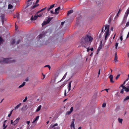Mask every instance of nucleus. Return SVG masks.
Masks as SVG:
<instances>
[{
  "instance_id": "052dcab7",
  "label": "nucleus",
  "mask_w": 129,
  "mask_h": 129,
  "mask_svg": "<svg viewBox=\"0 0 129 129\" xmlns=\"http://www.w3.org/2000/svg\"><path fill=\"white\" fill-rule=\"evenodd\" d=\"M100 70H101V69H99V72H98V75H100Z\"/></svg>"
},
{
  "instance_id": "ddd939ff",
  "label": "nucleus",
  "mask_w": 129,
  "mask_h": 129,
  "mask_svg": "<svg viewBox=\"0 0 129 129\" xmlns=\"http://www.w3.org/2000/svg\"><path fill=\"white\" fill-rule=\"evenodd\" d=\"M44 36V35L43 34H40L39 36H38L39 39H41Z\"/></svg>"
},
{
  "instance_id": "9d476101",
  "label": "nucleus",
  "mask_w": 129,
  "mask_h": 129,
  "mask_svg": "<svg viewBox=\"0 0 129 129\" xmlns=\"http://www.w3.org/2000/svg\"><path fill=\"white\" fill-rule=\"evenodd\" d=\"M55 4H53L50 6V7L47 8V11L48 12L54 6Z\"/></svg>"
},
{
  "instance_id": "f704fd0d",
  "label": "nucleus",
  "mask_w": 129,
  "mask_h": 129,
  "mask_svg": "<svg viewBox=\"0 0 129 129\" xmlns=\"http://www.w3.org/2000/svg\"><path fill=\"white\" fill-rule=\"evenodd\" d=\"M44 67H48L49 68V70H50L51 68L50 66L49 65H47L45 66Z\"/></svg>"
},
{
  "instance_id": "58836bf2",
  "label": "nucleus",
  "mask_w": 129,
  "mask_h": 129,
  "mask_svg": "<svg viewBox=\"0 0 129 129\" xmlns=\"http://www.w3.org/2000/svg\"><path fill=\"white\" fill-rule=\"evenodd\" d=\"M110 79V81L111 83H113L114 82V81L113 80V79Z\"/></svg>"
},
{
  "instance_id": "4d7b16f0",
  "label": "nucleus",
  "mask_w": 129,
  "mask_h": 129,
  "mask_svg": "<svg viewBox=\"0 0 129 129\" xmlns=\"http://www.w3.org/2000/svg\"><path fill=\"white\" fill-rule=\"evenodd\" d=\"M30 123V121H27L26 122V123L28 124V125Z\"/></svg>"
},
{
  "instance_id": "423d86ee",
  "label": "nucleus",
  "mask_w": 129,
  "mask_h": 129,
  "mask_svg": "<svg viewBox=\"0 0 129 129\" xmlns=\"http://www.w3.org/2000/svg\"><path fill=\"white\" fill-rule=\"evenodd\" d=\"M129 14V8L127 10H126L125 15H124V18H126V19L127 17L128 16V14Z\"/></svg>"
},
{
  "instance_id": "2f4dec72",
  "label": "nucleus",
  "mask_w": 129,
  "mask_h": 129,
  "mask_svg": "<svg viewBox=\"0 0 129 129\" xmlns=\"http://www.w3.org/2000/svg\"><path fill=\"white\" fill-rule=\"evenodd\" d=\"M15 42V40L13 39L11 41V43L13 45L14 44Z\"/></svg>"
},
{
  "instance_id": "aec40b11",
  "label": "nucleus",
  "mask_w": 129,
  "mask_h": 129,
  "mask_svg": "<svg viewBox=\"0 0 129 129\" xmlns=\"http://www.w3.org/2000/svg\"><path fill=\"white\" fill-rule=\"evenodd\" d=\"M41 105L39 106L38 108L36 110V112H38L41 109Z\"/></svg>"
},
{
  "instance_id": "774afa93",
  "label": "nucleus",
  "mask_w": 129,
  "mask_h": 129,
  "mask_svg": "<svg viewBox=\"0 0 129 129\" xmlns=\"http://www.w3.org/2000/svg\"><path fill=\"white\" fill-rule=\"evenodd\" d=\"M104 90H106L107 92H108V89H105Z\"/></svg>"
},
{
  "instance_id": "c756f323",
  "label": "nucleus",
  "mask_w": 129,
  "mask_h": 129,
  "mask_svg": "<svg viewBox=\"0 0 129 129\" xmlns=\"http://www.w3.org/2000/svg\"><path fill=\"white\" fill-rule=\"evenodd\" d=\"M7 127V125H6L5 124L3 123V127L4 129H5Z\"/></svg>"
},
{
  "instance_id": "4be33fe9",
  "label": "nucleus",
  "mask_w": 129,
  "mask_h": 129,
  "mask_svg": "<svg viewBox=\"0 0 129 129\" xmlns=\"http://www.w3.org/2000/svg\"><path fill=\"white\" fill-rule=\"evenodd\" d=\"M25 82H24L21 85H20L18 87L19 88H20L24 86L25 84Z\"/></svg>"
},
{
  "instance_id": "7ed1b4c3",
  "label": "nucleus",
  "mask_w": 129,
  "mask_h": 129,
  "mask_svg": "<svg viewBox=\"0 0 129 129\" xmlns=\"http://www.w3.org/2000/svg\"><path fill=\"white\" fill-rule=\"evenodd\" d=\"M11 58H2V59L0 60V62L1 63H11L15 62V60H11Z\"/></svg>"
},
{
  "instance_id": "a878e982",
  "label": "nucleus",
  "mask_w": 129,
  "mask_h": 129,
  "mask_svg": "<svg viewBox=\"0 0 129 129\" xmlns=\"http://www.w3.org/2000/svg\"><path fill=\"white\" fill-rule=\"evenodd\" d=\"M13 7V6L12 5H11V4H9L8 5V9H12Z\"/></svg>"
},
{
  "instance_id": "e433bc0d",
  "label": "nucleus",
  "mask_w": 129,
  "mask_h": 129,
  "mask_svg": "<svg viewBox=\"0 0 129 129\" xmlns=\"http://www.w3.org/2000/svg\"><path fill=\"white\" fill-rule=\"evenodd\" d=\"M16 17L18 19H19V15L18 14H17L16 15V17H14V18Z\"/></svg>"
},
{
  "instance_id": "de8ad7c7",
  "label": "nucleus",
  "mask_w": 129,
  "mask_h": 129,
  "mask_svg": "<svg viewBox=\"0 0 129 129\" xmlns=\"http://www.w3.org/2000/svg\"><path fill=\"white\" fill-rule=\"evenodd\" d=\"M124 89H123V88H122V89L121 91H120V92L121 93H123V91H124Z\"/></svg>"
},
{
  "instance_id": "0e129e2a",
  "label": "nucleus",
  "mask_w": 129,
  "mask_h": 129,
  "mask_svg": "<svg viewBox=\"0 0 129 129\" xmlns=\"http://www.w3.org/2000/svg\"><path fill=\"white\" fill-rule=\"evenodd\" d=\"M66 91L65 90L64 93V95L65 96H66Z\"/></svg>"
},
{
  "instance_id": "bb28decb",
  "label": "nucleus",
  "mask_w": 129,
  "mask_h": 129,
  "mask_svg": "<svg viewBox=\"0 0 129 129\" xmlns=\"http://www.w3.org/2000/svg\"><path fill=\"white\" fill-rule=\"evenodd\" d=\"M129 99V96H127L123 100V101L124 102H125V101Z\"/></svg>"
},
{
  "instance_id": "37998d69",
  "label": "nucleus",
  "mask_w": 129,
  "mask_h": 129,
  "mask_svg": "<svg viewBox=\"0 0 129 129\" xmlns=\"http://www.w3.org/2000/svg\"><path fill=\"white\" fill-rule=\"evenodd\" d=\"M109 78L110 79H113V76L112 75H110L109 76Z\"/></svg>"
},
{
  "instance_id": "412c9836",
  "label": "nucleus",
  "mask_w": 129,
  "mask_h": 129,
  "mask_svg": "<svg viewBox=\"0 0 129 129\" xmlns=\"http://www.w3.org/2000/svg\"><path fill=\"white\" fill-rule=\"evenodd\" d=\"M25 82H24L21 85H20L18 87L19 88H20L24 86L25 84Z\"/></svg>"
},
{
  "instance_id": "a19ab883",
  "label": "nucleus",
  "mask_w": 129,
  "mask_h": 129,
  "mask_svg": "<svg viewBox=\"0 0 129 129\" xmlns=\"http://www.w3.org/2000/svg\"><path fill=\"white\" fill-rule=\"evenodd\" d=\"M73 107H72L71 108V109L70 110V111H70L71 112H72L73 111Z\"/></svg>"
},
{
  "instance_id": "a18cd8bd",
  "label": "nucleus",
  "mask_w": 129,
  "mask_h": 129,
  "mask_svg": "<svg viewBox=\"0 0 129 129\" xmlns=\"http://www.w3.org/2000/svg\"><path fill=\"white\" fill-rule=\"evenodd\" d=\"M58 125V124L57 123H55L54 124V125H53L52 127H55L56 126H57Z\"/></svg>"
},
{
  "instance_id": "09e8293b",
  "label": "nucleus",
  "mask_w": 129,
  "mask_h": 129,
  "mask_svg": "<svg viewBox=\"0 0 129 129\" xmlns=\"http://www.w3.org/2000/svg\"><path fill=\"white\" fill-rule=\"evenodd\" d=\"M71 112L70 111L67 112L66 113V114L67 115H70Z\"/></svg>"
},
{
  "instance_id": "c9c22d12",
  "label": "nucleus",
  "mask_w": 129,
  "mask_h": 129,
  "mask_svg": "<svg viewBox=\"0 0 129 129\" xmlns=\"http://www.w3.org/2000/svg\"><path fill=\"white\" fill-rule=\"evenodd\" d=\"M118 44V43L116 42V43L115 46V48H116V49H117Z\"/></svg>"
},
{
  "instance_id": "49530a36",
  "label": "nucleus",
  "mask_w": 129,
  "mask_h": 129,
  "mask_svg": "<svg viewBox=\"0 0 129 129\" xmlns=\"http://www.w3.org/2000/svg\"><path fill=\"white\" fill-rule=\"evenodd\" d=\"M129 25V21L127 22L125 26L126 27H127Z\"/></svg>"
},
{
  "instance_id": "338daca9",
  "label": "nucleus",
  "mask_w": 129,
  "mask_h": 129,
  "mask_svg": "<svg viewBox=\"0 0 129 129\" xmlns=\"http://www.w3.org/2000/svg\"><path fill=\"white\" fill-rule=\"evenodd\" d=\"M116 34H114V36L113 37V39H114V38H115V36H116Z\"/></svg>"
},
{
  "instance_id": "bf43d9fd",
  "label": "nucleus",
  "mask_w": 129,
  "mask_h": 129,
  "mask_svg": "<svg viewBox=\"0 0 129 129\" xmlns=\"http://www.w3.org/2000/svg\"><path fill=\"white\" fill-rule=\"evenodd\" d=\"M65 21H64V22H61V25H63V24H64V23L65 22Z\"/></svg>"
},
{
  "instance_id": "dca6fc26",
  "label": "nucleus",
  "mask_w": 129,
  "mask_h": 129,
  "mask_svg": "<svg viewBox=\"0 0 129 129\" xmlns=\"http://www.w3.org/2000/svg\"><path fill=\"white\" fill-rule=\"evenodd\" d=\"M1 17L2 19V23H3L4 22V15L3 14H2L1 15Z\"/></svg>"
},
{
  "instance_id": "2eb2a0df",
  "label": "nucleus",
  "mask_w": 129,
  "mask_h": 129,
  "mask_svg": "<svg viewBox=\"0 0 129 129\" xmlns=\"http://www.w3.org/2000/svg\"><path fill=\"white\" fill-rule=\"evenodd\" d=\"M39 116H37L36 118L32 122L33 123H34L35 122V121H37L39 118Z\"/></svg>"
},
{
  "instance_id": "603ef678",
  "label": "nucleus",
  "mask_w": 129,
  "mask_h": 129,
  "mask_svg": "<svg viewBox=\"0 0 129 129\" xmlns=\"http://www.w3.org/2000/svg\"><path fill=\"white\" fill-rule=\"evenodd\" d=\"M50 11L51 14H55V12H54L52 10H51Z\"/></svg>"
},
{
  "instance_id": "680f3d73",
  "label": "nucleus",
  "mask_w": 129,
  "mask_h": 129,
  "mask_svg": "<svg viewBox=\"0 0 129 129\" xmlns=\"http://www.w3.org/2000/svg\"><path fill=\"white\" fill-rule=\"evenodd\" d=\"M104 27H103L102 28V30L101 33H103L104 31Z\"/></svg>"
},
{
  "instance_id": "6ab92c4d",
  "label": "nucleus",
  "mask_w": 129,
  "mask_h": 129,
  "mask_svg": "<svg viewBox=\"0 0 129 129\" xmlns=\"http://www.w3.org/2000/svg\"><path fill=\"white\" fill-rule=\"evenodd\" d=\"M53 17H49L48 18V19L47 20V23H49L51 20L52 19Z\"/></svg>"
},
{
  "instance_id": "393cba45",
  "label": "nucleus",
  "mask_w": 129,
  "mask_h": 129,
  "mask_svg": "<svg viewBox=\"0 0 129 129\" xmlns=\"http://www.w3.org/2000/svg\"><path fill=\"white\" fill-rule=\"evenodd\" d=\"M46 8V7L42 9L41 10L38 11L37 13V14H38L41 11L45 10Z\"/></svg>"
},
{
  "instance_id": "ea45409f",
  "label": "nucleus",
  "mask_w": 129,
  "mask_h": 129,
  "mask_svg": "<svg viewBox=\"0 0 129 129\" xmlns=\"http://www.w3.org/2000/svg\"><path fill=\"white\" fill-rule=\"evenodd\" d=\"M3 41V39L2 38L0 37V44L2 43V42Z\"/></svg>"
},
{
  "instance_id": "13d9d810",
  "label": "nucleus",
  "mask_w": 129,
  "mask_h": 129,
  "mask_svg": "<svg viewBox=\"0 0 129 129\" xmlns=\"http://www.w3.org/2000/svg\"><path fill=\"white\" fill-rule=\"evenodd\" d=\"M120 39L121 40V41H122L123 39H122V36H121L120 37Z\"/></svg>"
},
{
  "instance_id": "39448f33",
  "label": "nucleus",
  "mask_w": 129,
  "mask_h": 129,
  "mask_svg": "<svg viewBox=\"0 0 129 129\" xmlns=\"http://www.w3.org/2000/svg\"><path fill=\"white\" fill-rule=\"evenodd\" d=\"M20 118L18 117L14 121L13 123V125H15L19 122Z\"/></svg>"
},
{
  "instance_id": "c85d7f7f",
  "label": "nucleus",
  "mask_w": 129,
  "mask_h": 129,
  "mask_svg": "<svg viewBox=\"0 0 129 129\" xmlns=\"http://www.w3.org/2000/svg\"><path fill=\"white\" fill-rule=\"evenodd\" d=\"M48 23H47V21H44V22L42 24V26H43V25H46V24H48Z\"/></svg>"
},
{
  "instance_id": "864d4df0",
  "label": "nucleus",
  "mask_w": 129,
  "mask_h": 129,
  "mask_svg": "<svg viewBox=\"0 0 129 129\" xmlns=\"http://www.w3.org/2000/svg\"><path fill=\"white\" fill-rule=\"evenodd\" d=\"M109 47V45H107L105 46V48L106 49H107Z\"/></svg>"
},
{
  "instance_id": "9b49d317",
  "label": "nucleus",
  "mask_w": 129,
  "mask_h": 129,
  "mask_svg": "<svg viewBox=\"0 0 129 129\" xmlns=\"http://www.w3.org/2000/svg\"><path fill=\"white\" fill-rule=\"evenodd\" d=\"M114 61L115 62H117L118 60H117V56L116 53L115 55Z\"/></svg>"
},
{
  "instance_id": "0eeeda50",
  "label": "nucleus",
  "mask_w": 129,
  "mask_h": 129,
  "mask_svg": "<svg viewBox=\"0 0 129 129\" xmlns=\"http://www.w3.org/2000/svg\"><path fill=\"white\" fill-rule=\"evenodd\" d=\"M38 17L37 15L36 14L33 17V16L31 17L30 19L31 20H36L38 18Z\"/></svg>"
},
{
  "instance_id": "f8f14e48",
  "label": "nucleus",
  "mask_w": 129,
  "mask_h": 129,
  "mask_svg": "<svg viewBox=\"0 0 129 129\" xmlns=\"http://www.w3.org/2000/svg\"><path fill=\"white\" fill-rule=\"evenodd\" d=\"M74 119H73V121H72V123L71 124V127H73L74 128H75V126H74Z\"/></svg>"
},
{
  "instance_id": "c03bdc74",
  "label": "nucleus",
  "mask_w": 129,
  "mask_h": 129,
  "mask_svg": "<svg viewBox=\"0 0 129 129\" xmlns=\"http://www.w3.org/2000/svg\"><path fill=\"white\" fill-rule=\"evenodd\" d=\"M120 76V74H119L116 77V78H115V79H116V80H117L118 79V78Z\"/></svg>"
},
{
  "instance_id": "4468645a",
  "label": "nucleus",
  "mask_w": 129,
  "mask_h": 129,
  "mask_svg": "<svg viewBox=\"0 0 129 129\" xmlns=\"http://www.w3.org/2000/svg\"><path fill=\"white\" fill-rule=\"evenodd\" d=\"M73 10H71L68 11L67 13V16H68L70 14L73 13Z\"/></svg>"
},
{
  "instance_id": "7c9ffc66",
  "label": "nucleus",
  "mask_w": 129,
  "mask_h": 129,
  "mask_svg": "<svg viewBox=\"0 0 129 129\" xmlns=\"http://www.w3.org/2000/svg\"><path fill=\"white\" fill-rule=\"evenodd\" d=\"M124 90L126 92H128L129 91V88H126V87H125V88H124Z\"/></svg>"
},
{
  "instance_id": "8fccbe9b",
  "label": "nucleus",
  "mask_w": 129,
  "mask_h": 129,
  "mask_svg": "<svg viewBox=\"0 0 129 129\" xmlns=\"http://www.w3.org/2000/svg\"><path fill=\"white\" fill-rule=\"evenodd\" d=\"M121 86L124 89L125 88V87L123 85V84H122L121 85Z\"/></svg>"
},
{
  "instance_id": "3c124183",
  "label": "nucleus",
  "mask_w": 129,
  "mask_h": 129,
  "mask_svg": "<svg viewBox=\"0 0 129 129\" xmlns=\"http://www.w3.org/2000/svg\"><path fill=\"white\" fill-rule=\"evenodd\" d=\"M14 122H13V120H11V124H12L13 125Z\"/></svg>"
},
{
  "instance_id": "473e14b6",
  "label": "nucleus",
  "mask_w": 129,
  "mask_h": 129,
  "mask_svg": "<svg viewBox=\"0 0 129 129\" xmlns=\"http://www.w3.org/2000/svg\"><path fill=\"white\" fill-rule=\"evenodd\" d=\"M53 129H60V128L59 126H57L56 127H52Z\"/></svg>"
},
{
  "instance_id": "e2e57ef3",
  "label": "nucleus",
  "mask_w": 129,
  "mask_h": 129,
  "mask_svg": "<svg viewBox=\"0 0 129 129\" xmlns=\"http://www.w3.org/2000/svg\"><path fill=\"white\" fill-rule=\"evenodd\" d=\"M39 0H37L36 4H37L39 2Z\"/></svg>"
},
{
  "instance_id": "4c0bfd02",
  "label": "nucleus",
  "mask_w": 129,
  "mask_h": 129,
  "mask_svg": "<svg viewBox=\"0 0 129 129\" xmlns=\"http://www.w3.org/2000/svg\"><path fill=\"white\" fill-rule=\"evenodd\" d=\"M106 106V103H104L102 104V106L103 107H105Z\"/></svg>"
},
{
  "instance_id": "6e6d98bb",
  "label": "nucleus",
  "mask_w": 129,
  "mask_h": 129,
  "mask_svg": "<svg viewBox=\"0 0 129 129\" xmlns=\"http://www.w3.org/2000/svg\"><path fill=\"white\" fill-rule=\"evenodd\" d=\"M90 50V49H89V47H88L87 48V52H88Z\"/></svg>"
},
{
  "instance_id": "f257e3e1",
  "label": "nucleus",
  "mask_w": 129,
  "mask_h": 129,
  "mask_svg": "<svg viewBox=\"0 0 129 129\" xmlns=\"http://www.w3.org/2000/svg\"><path fill=\"white\" fill-rule=\"evenodd\" d=\"M93 39V38L90 36L88 35H87L85 37L82 38L81 40V43L82 44V47L86 48L85 45H88V41L90 43L91 42Z\"/></svg>"
},
{
  "instance_id": "1a4fd4ad",
  "label": "nucleus",
  "mask_w": 129,
  "mask_h": 129,
  "mask_svg": "<svg viewBox=\"0 0 129 129\" xmlns=\"http://www.w3.org/2000/svg\"><path fill=\"white\" fill-rule=\"evenodd\" d=\"M72 82V81H70L69 83L68 86V89L69 91H70L71 90V83Z\"/></svg>"
},
{
  "instance_id": "a211bd4d",
  "label": "nucleus",
  "mask_w": 129,
  "mask_h": 129,
  "mask_svg": "<svg viewBox=\"0 0 129 129\" xmlns=\"http://www.w3.org/2000/svg\"><path fill=\"white\" fill-rule=\"evenodd\" d=\"M67 74V73H66L63 76L62 78V79L59 81V82H60L63 80V79H64L66 78V76Z\"/></svg>"
},
{
  "instance_id": "5fc2aeb1",
  "label": "nucleus",
  "mask_w": 129,
  "mask_h": 129,
  "mask_svg": "<svg viewBox=\"0 0 129 129\" xmlns=\"http://www.w3.org/2000/svg\"><path fill=\"white\" fill-rule=\"evenodd\" d=\"M20 41H21V40H19L18 41H17V42L16 43V44L17 45V44H19L20 42Z\"/></svg>"
},
{
  "instance_id": "20e7f679",
  "label": "nucleus",
  "mask_w": 129,
  "mask_h": 129,
  "mask_svg": "<svg viewBox=\"0 0 129 129\" xmlns=\"http://www.w3.org/2000/svg\"><path fill=\"white\" fill-rule=\"evenodd\" d=\"M60 9V7H58L57 8L55 9V14H58L59 13V10Z\"/></svg>"
},
{
  "instance_id": "b1692460",
  "label": "nucleus",
  "mask_w": 129,
  "mask_h": 129,
  "mask_svg": "<svg viewBox=\"0 0 129 129\" xmlns=\"http://www.w3.org/2000/svg\"><path fill=\"white\" fill-rule=\"evenodd\" d=\"M21 105V103H19L18 105H17L15 108V109H18Z\"/></svg>"
},
{
  "instance_id": "f3484780",
  "label": "nucleus",
  "mask_w": 129,
  "mask_h": 129,
  "mask_svg": "<svg viewBox=\"0 0 129 129\" xmlns=\"http://www.w3.org/2000/svg\"><path fill=\"white\" fill-rule=\"evenodd\" d=\"M118 120L119 122L121 124L122 123L123 121L122 119L118 118Z\"/></svg>"
},
{
  "instance_id": "79ce46f5",
  "label": "nucleus",
  "mask_w": 129,
  "mask_h": 129,
  "mask_svg": "<svg viewBox=\"0 0 129 129\" xmlns=\"http://www.w3.org/2000/svg\"><path fill=\"white\" fill-rule=\"evenodd\" d=\"M27 99V97L26 96L25 98V99L24 100H23V102H26V101Z\"/></svg>"
},
{
  "instance_id": "5701e85b",
  "label": "nucleus",
  "mask_w": 129,
  "mask_h": 129,
  "mask_svg": "<svg viewBox=\"0 0 129 129\" xmlns=\"http://www.w3.org/2000/svg\"><path fill=\"white\" fill-rule=\"evenodd\" d=\"M25 82H24L21 85H20L18 87L19 88H20L24 86L25 84Z\"/></svg>"
},
{
  "instance_id": "69168bd1",
  "label": "nucleus",
  "mask_w": 129,
  "mask_h": 129,
  "mask_svg": "<svg viewBox=\"0 0 129 129\" xmlns=\"http://www.w3.org/2000/svg\"><path fill=\"white\" fill-rule=\"evenodd\" d=\"M28 78H26L25 79V81H28Z\"/></svg>"
},
{
  "instance_id": "cd10ccee",
  "label": "nucleus",
  "mask_w": 129,
  "mask_h": 129,
  "mask_svg": "<svg viewBox=\"0 0 129 129\" xmlns=\"http://www.w3.org/2000/svg\"><path fill=\"white\" fill-rule=\"evenodd\" d=\"M39 4H36L35 5L33 6L32 7V8L34 9L39 6Z\"/></svg>"
},
{
  "instance_id": "f03ea898",
  "label": "nucleus",
  "mask_w": 129,
  "mask_h": 129,
  "mask_svg": "<svg viewBox=\"0 0 129 129\" xmlns=\"http://www.w3.org/2000/svg\"><path fill=\"white\" fill-rule=\"evenodd\" d=\"M109 25L107 24L105 26V31L106 30V31L104 34V36H105V42L106 41L110 34L109 32Z\"/></svg>"
},
{
  "instance_id": "6e6552de",
  "label": "nucleus",
  "mask_w": 129,
  "mask_h": 129,
  "mask_svg": "<svg viewBox=\"0 0 129 129\" xmlns=\"http://www.w3.org/2000/svg\"><path fill=\"white\" fill-rule=\"evenodd\" d=\"M103 45L102 43V42L101 41V43L100 44V45H99V47H98L97 51L98 52L100 51V50L102 49V47Z\"/></svg>"
},
{
  "instance_id": "72a5a7b5",
  "label": "nucleus",
  "mask_w": 129,
  "mask_h": 129,
  "mask_svg": "<svg viewBox=\"0 0 129 129\" xmlns=\"http://www.w3.org/2000/svg\"><path fill=\"white\" fill-rule=\"evenodd\" d=\"M43 15V13H41V14H38L37 15V16H38V17H41Z\"/></svg>"
}]
</instances>
